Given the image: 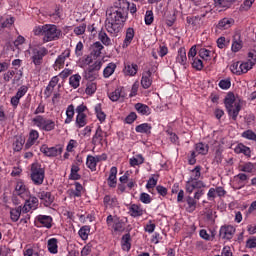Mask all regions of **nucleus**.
I'll use <instances>...</instances> for the list:
<instances>
[{"mask_svg": "<svg viewBox=\"0 0 256 256\" xmlns=\"http://www.w3.org/2000/svg\"><path fill=\"white\" fill-rule=\"evenodd\" d=\"M130 4L127 0H118L113 7L106 10L107 21L125 23L129 17Z\"/></svg>", "mask_w": 256, "mask_h": 256, "instance_id": "f257e3e1", "label": "nucleus"}, {"mask_svg": "<svg viewBox=\"0 0 256 256\" xmlns=\"http://www.w3.org/2000/svg\"><path fill=\"white\" fill-rule=\"evenodd\" d=\"M33 33L36 36L41 35L43 37L44 43H49L51 41H58V39H61V36L63 35V32L61 29L57 28V25L55 24H46L43 26H36L33 29Z\"/></svg>", "mask_w": 256, "mask_h": 256, "instance_id": "f03ea898", "label": "nucleus"}, {"mask_svg": "<svg viewBox=\"0 0 256 256\" xmlns=\"http://www.w3.org/2000/svg\"><path fill=\"white\" fill-rule=\"evenodd\" d=\"M224 104L229 117H231L233 121H237V117L241 111V104L239 102H235V94L229 92L224 99Z\"/></svg>", "mask_w": 256, "mask_h": 256, "instance_id": "7ed1b4c3", "label": "nucleus"}, {"mask_svg": "<svg viewBox=\"0 0 256 256\" xmlns=\"http://www.w3.org/2000/svg\"><path fill=\"white\" fill-rule=\"evenodd\" d=\"M204 187H206V185L203 181L188 180L186 182V193H189V195H191V193L196 190V192L194 193L195 199H201V197L205 195V191L203 190Z\"/></svg>", "mask_w": 256, "mask_h": 256, "instance_id": "20e7f679", "label": "nucleus"}, {"mask_svg": "<svg viewBox=\"0 0 256 256\" xmlns=\"http://www.w3.org/2000/svg\"><path fill=\"white\" fill-rule=\"evenodd\" d=\"M30 177L35 185H43V181H45V168L39 163H33L31 165Z\"/></svg>", "mask_w": 256, "mask_h": 256, "instance_id": "39448f33", "label": "nucleus"}, {"mask_svg": "<svg viewBox=\"0 0 256 256\" xmlns=\"http://www.w3.org/2000/svg\"><path fill=\"white\" fill-rule=\"evenodd\" d=\"M32 123L42 131H55V121L52 119H47L44 116L37 115L32 119Z\"/></svg>", "mask_w": 256, "mask_h": 256, "instance_id": "423d86ee", "label": "nucleus"}, {"mask_svg": "<svg viewBox=\"0 0 256 256\" xmlns=\"http://www.w3.org/2000/svg\"><path fill=\"white\" fill-rule=\"evenodd\" d=\"M103 67V62L101 60H97L94 64L90 65L83 74V77L88 82H93L97 77H99V71Z\"/></svg>", "mask_w": 256, "mask_h": 256, "instance_id": "0eeeda50", "label": "nucleus"}, {"mask_svg": "<svg viewBox=\"0 0 256 256\" xmlns=\"http://www.w3.org/2000/svg\"><path fill=\"white\" fill-rule=\"evenodd\" d=\"M31 193V191H29V188L27 187V185H25V182H23V180H18L16 182V186L13 192L14 197H16L17 201H19V199H29V194Z\"/></svg>", "mask_w": 256, "mask_h": 256, "instance_id": "6e6552de", "label": "nucleus"}, {"mask_svg": "<svg viewBox=\"0 0 256 256\" xmlns=\"http://www.w3.org/2000/svg\"><path fill=\"white\" fill-rule=\"evenodd\" d=\"M49 50L45 47L33 48L31 60L34 63L35 67H41L43 65V57L47 56Z\"/></svg>", "mask_w": 256, "mask_h": 256, "instance_id": "1a4fd4ad", "label": "nucleus"}, {"mask_svg": "<svg viewBox=\"0 0 256 256\" xmlns=\"http://www.w3.org/2000/svg\"><path fill=\"white\" fill-rule=\"evenodd\" d=\"M41 153H43L46 157H57L63 153V146L58 145L54 147H48L47 145H42L40 148Z\"/></svg>", "mask_w": 256, "mask_h": 256, "instance_id": "9d476101", "label": "nucleus"}, {"mask_svg": "<svg viewBox=\"0 0 256 256\" xmlns=\"http://www.w3.org/2000/svg\"><path fill=\"white\" fill-rule=\"evenodd\" d=\"M105 29L112 37H117L119 33H121V29H123V24H121V22L107 20Z\"/></svg>", "mask_w": 256, "mask_h": 256, "instance_id": "9b49d317", "label": "nucleus"}, {"mask_svg": "<svg viewBox=\"0 0 256 256\" xmlns=\"http://www.w3.org/2000/svg\"><path fill=\"white\" fill-rule=\"evenodd\" d=\"M37 198L40 199V203L44 205V207H51L53 201H55V196L51 194V192L44 190L37 192Z\"/></svg>", "mask_w": 256, "mask_h": 256, "instance_id": "f8f14e48", "label": "nucleus"}, {"mask_svg": "<svg viewBox=\"0 0 256 256\" xmlns=\"http://www.w3.org/2000/svg\"><path fill=\"white\" fill-rule=\"evenodd\" d=\"M108 96L110 101H120V103H123V101H125V97H127V93L125 92L124 87H118L115 91L109 93Z\"/></svg>", "mask_w": 256, "mask_h": 256, "instance_id": "ddd939ff", "label": "nucleus"}, {"mask_svg": "<svg viewBox=\"0 0 256 256\" xmlns=\"http://www.w3.org/2000/svg\"><path fill=\"white\" fill-rule=\"evenodd\" d=\"M219 235L221 239L231 240L233 239V235H235V227L231 225L222 226L220 228Z\"/></svg>", "mask_w": 256, "mask_h": 256, "instance_id": "4468645a", "label": "nucleus"}, {"mask_svg": "<svg viewBox=\"0 0 256 256\" xmlns=\"http://www.w3.org/2000/svg\"><path fill=\"white\" fill-rule=\"evenodd\" d=\"M107 137V132L103 131L101 126H98L94 136L92 137L93 145H103V139Z\"/></svg>", "mask_w": 256, "mask_h": 256, "instance_id": "2eb2a0df", "label": "nucleus"}, {"mask_svg": "<svg viewBox=\"0 0 256 256\" xmlns=\"http://www.w3.org/2000/svg\"><path fill=\"white\" fill-rule=\"evenodd\" d=\"M203 19H205V14L192 17L188 16L186 18V23L192 25V27H201V25H203Z\"/></svg>", "mask_w": 256, "mask_h": 256, "instance_id": "dca6fc26", "label": "nucleus"}, {"mask_svg": "<svg viewBox=\"0 0 256 256\" xmlns=\"http://www.w3.org/2000/svg\"><path fill=\"white\" fill-rule=\"evenodd\" d=\"M36 221H38L42 227H46V229H51V227H53V217L51 216L38 215Z\"/></svg>", "mask_w": 256, "mask_h": 256, "instance_id": "f3484780", "label": "nucleus"}, {"mask_svg": "<svg viewBox=\"0 0 256 256\" xmlns=\"http://www.w3.org/2000/svg\"><path fill=\"white\" fill-rule=\"evenodd\" d=\"M71 57V49L67 48L62 54L58 56V58L55 61V67L56 69H61L63 65H65V60L67 58Z\"/></svg>", "mask_w": 256, "mask_h": 256, "instance_id": "a211bd4d", "label": "nucleus"}, {"mask_svg": "<svg viewBox=\"0 0 256 256\" xmlns=\"http://www.w3.org/2000/svg\"><path fill=\"white\" fill-rule=\"evenodd\" d=\"M235 25V20L233 18H223L217 24V29L225 31L226 29H231Z\"/></svg>", "mask_w": 256, "mask_h": 256, "instance_id": "6ab92c4d", "label": "nucleus"}, {"mask_svg": "<svg viewBox=\"0 0 256 256\" xmlns=\"http://www.w3.org/2000/svg\"><path fill=\"white\" fill-rule=\"evenodd\" d=\"M185 201L187 203V207H186V211L187 213H193V211H195V209H197V201H199V199L192 197L191 195L186 196Z\"/></svg>", "mask_w": 256, "mask_h": 256, "instance_id": "aec40b11", "label": "nucleus"}, {"mask_svg": "<svg viewBox=\"0 0 256 256\" xmlns=\"http://www.w3.org/2000/svg\"><path fill=\"white\" fill-rule=\"evenodd\" d=\"M39 139V132L37 130H31L29 133L28 140L24 146V149H31L35 145V141Z\"/></svg>", "mask_w": 256, "mask_h": 256, "instance_id": "412c9836", "label": "nucleus"}, {"mask_svg": "<svg viewBox=\"0 0 256 256\" xmlns=\"http://www.w3.org/2000/svg\"><path fill=\"white\" fill-rule=\"evenodd\" d=\"M151 75H152L151 70L143 72L142 79H141V85L143 89H149V87H151L153 83V80L151 79Z\"/></svg>", "mask_w": 256, "mask_h": 256, "instance_id": "4be33fe9", "label": "nucleus"}, {"mask_svg": "<svg viewBox=\"0 0 256 256\" xmlns=\"http://www.w3.org/2000/svg\"><path fill=\"white\" fill-rule=\"evenodd\" d=\"M134 37L135 29H133L132 27L128 28L126 30V36L122 44L123 49H127V47L131 45V42L133 41Z\"/></svg>", "mask_w": 256, "mask_h": 256, "instance_id": "5701e85b", "label": "nucleus"}, {"mask_svg": "<svg viewBox=\"0 0 256 256\" xmlns=\"http://www.w3.org/2000/svg\"><path fill=\"white\" fill-rule=\"evenodd\" d=\"M134 37L135 29H133L132 27L128 28L126 30V36L122 44L123 49H127V47L131 45V42L133 41Z\"/></svg>", "mask_w": 256, "mask_h": 256, "instance_id": "b1692460", "label": "nucleus"}, {"mask_svg": "<svg viewBox=\"0 0 256 256\" xmlns=\"http://www.w3.org/2000/svg\"><path fill=\"white\" fill-rule=\"evenodd\" d=\"M102 49H105L103 44H101V42H95L90 46V55H92V57H101Z\"/></svg>", "mask_w": 256, "mask_h": 256, "instance_id": "393cba45", "label": "nucleus"}, {"mask_svg": "<svg viewBox=\"0 0 256 256\" xmlns=\"http://www.w3.org/2000/svg\"><path fill=\"white\" fill-rule=\"evenodd\" d=\"M176 63H179L180 65H187V50H185V47H181L178 49V55L176 57Z\"/></svg>", "mask_w": 256, "mask_h": 256, "instance_id": "a878e982", "label": "nucleus"}, {"mask_svg": "<svg viewBox=\"0 0 256 256\" xmlns=\"http://www.w3.org/2000/svg\"><path fill=\"white\" fill-rule=\"evenodd\" d=\"M107 183L109 187H112V188L117 187V167L113 166L110 169V175L108 177Z\"/></svg>", "mask_w": 256, "mask_h": 256, "instance_id": "bb28decb", "label": "nucleus"}, {"mask_svg": "<svg viewBox=\"0 0 256 256\" xmlns=\"http://www.w3.org/2000/svg\"><path fill=\"white\" fill-rule=\"evenodd\" d=\"M98 39L101 41L102 45H105V47H111V45H113V40L110 39L105 30H101L98 33Z\"/></svg>", "mask_w": 256, "mask_h": 256, "instance_id": "cd10ccee", "label": "nucleus"}, {"mask_svg": "<svg viewBox=\"0 0 256 256\" xmlns=\"http://www.w3.org/2000/svg\"><path fill=\"white\" fill-rule=\"evenodd\" d=\"M151 129H153L151 124L143 123L136 126L135 131L136 133H144L145 135H151Z\"/></svg>", "mask_w": 256, "mask_h": 256, "instance_id": "c85d7f7f", "label": "nucleus"}, {"mask_svg": "<svg viewBox=\"0 0 256 256\" xmlns=\"http://www.w3.org/2000/svg\"><path fill=\"white\" fill-rule=\"evenodd\" d=\"M121 245H122L123 251H131V234L130 233H127L122 236Z\"/></svg>", "mask_w": 256, "mask_h": 256, "instance_id": "c756f323", "label": "nucleus"}, {"mask_svg": "<svg viewBox=\"0 0 256 256\" xmlns=\"http://www.w3.org/2000/svg\"><path fill=\"white\" fill-rule=\"evenodd\" d=\"M112 229L116 233H123L125 231V223L123 220L115 217L114 224H112Z\"/></svg>", "mask_w": 256, "mask_h": 256, "instance_id": "7c9ffc66", "label": "nucleus"}, {"mask_svg": "<svg viewBox=\"0 0 256 256\" xmlns=\"http://www.w3.org/2000/svg\"><path fill=\"white\" fill-rule=\"evenodd\" d=\"M79 171H81V168H79V165L73 164L71 166L69 179H71L72 181H79V179H81V174H79Z\"/></svg>", "mask_w": 256, "mask_h": 256, "instance_id": "2f4dec72", "label": "nucleus"}, {"mask_svg": "<svg viewBox=\"0 0 256 256\" xmlns=\"http://www.w3.org/2000/svg\"><path fill=\"white\" fill-rule=\"evenodd\" d=\"M73 117H75V106L73 104H70L66 109V119L64 123L66 125H69V123L73 121Z\"/></svg>", "mask_w": 256, "mask_h": 256, "instance_id": "473e14b6", "label": "nucleus"}, {"mask_svg": "<svg viewBox=\"0 0 256 256\" xmlns=\"http://www.w3.org/2000/svg\"><path fill=\"white\" fill-rule=\"evenodd\" d=\"M138 69H139V66H137V64H127L125 65L123 71L126 75L133 77L134 75H137Z\"/></svg>", "mask_w": 256, "mask_h": 256, "instance_id": "72a5a7b5", "label": "nucleus"}, {"mask_svg": "<svg viewBox=\"0 0 256 256\" xmlns=\"http://www.w3.org/2000/svg\"><path fill=\"white\" fill-rule=\"evenodd\" d=\"M15 23L14 17L5 18L3 16H0V29H7L11 27Z\"/></svg>", "mask_w": 256, "mask_h": 256, "instance_id": "f704fd0d", "label": "nucleus"}, {"mask_svg": "<svg viewBox=\"0 0 256 256\" xmlns=\"http://www.w3.org/2000/svg\"><path fill=\"white\" fill-rule=\"evenodd\" d=\"M57 243H59L57 238H51V239L48 240V251H49V253H52L53 255L58 253L59 246L57 245Z\"/></svg>", "mask_w": 256, "mask_h": 256, "instance_id": "c9c22d12", "label": "nucleus"}, {"mask_svg": "<svg viewBox=\"0 0 256 256\" xmlns=\"http://www.w3.org/2000/svg\"><path fill=\"white\" fill-rule=\"evenodd\" d=\"M89 233H91V226L88 225L82 226L78 231V235L83 241H87V239H89Z\"/></svg>", "mask_w": 256, "mask_h": 256, "instance_id": "e433bc0d", "label": "nucleus"}, {"mask_svg": "<svg viewBox=\"0 0 256 256\" xmlns=\"http://www.w3.org/2000/svg\"><path fill=\"white\" fill-rule=\"evenodd\" d=\"M21 217V206H18L16 208H12L10 210V219L13 221V223H17Z\"/></svg>", "mask_w": 256, "mask_h": 256, "instance_id": "4c0bfd02", "label": "nucleus"}, {"mask_svg": "<svg viewBox=\"0 0 256 256\" xmlns=\"http://www.w3.org/2000/svg\"><path fill=\"white\" fill-rule=\"evenodd\" d=\"M235 153H243V155H246V157H251V148L247 147L243 144H238L236 148L234 149Z\"/></svg>", "mask_w": 256, "mask_h": 256, "instance_id": "58836bf2", "label": "nucleus"}, {"mask_svg": "<svg viewBox=\"0 0 256 256\" xmlns=\"http://www.w3.org/2000/svg\"><path fill=\"white\" fill-rule=\"evenodd\" d=\"M22 201H25L28 205L32 207V209H37V207H39V198L36 196H31V193L28 194L27 199H23Z\"/></svg>", "mask_w": 256, "mask_h": 256, "instance_id": "ea45409f", "label": "nucleus"}, {"mask_svg": "<svg viewBox=\"0 0 256 256\" xmlns=\"http://www.w3.org/2000/svg\"><path fill=\"white\" fill-rule=\"evenodd\" d=\"M104 205L105 207L115 208V207H118L119 201H117L115 197L111 198V196L106 195L104 197Z\"/></svg>", "mask_w": 256, "mask_h": 256, "instance_id": "a19ab883", "label": "nucleus"}, {"mask_svg": "<svg viewBox=\"0 0 256 256\" xmlns=\"http://www.w3.org/2000/svg\"><path fill=\"white\" fill-rule=\"evenodd\" d=\"M80 83H81V75L74 74L70 76L69 85L72 86L73 89L79 88Z\"/></svg>", "mask_w": 256, "mask_h": 256, "instance_id": "79ce46f5", "label": "nucleus"}, {"mask_svg": "<svg viewBox=\"0 0 256 256\" xmlns=\"http://www.w3.org/2000/svg\"><path fill=\"white\" fill-rule=\"evenodd\" d=\"M130 215L131 217H141L143 215V209L137 204H132L130 206Z\"/></svg>", "mask_w": 256, "mask_h": 256, "instance_id": "37998d69", "label": "nucleus"}, {"mask_svg": "<svg viewBox=\"0 0 256 256\" xmlns=\"http://www.w3.org/2000/svg\"><path fill=\"white\" fill-rule=\"evenodd\" d=\"M135 109L138 113H140V115H149V113H151L149 106L142 103L135 104Z\"/></svg>", "mask_w": 256, "mask_h": 256, "instance_id": "c03bdc74", "label": "nucleus"}, {"mask_svg": "<svg viewBox=\"0 0 256 256\" xmlns=\"http://www.w3.org/2000/svg\"><path fill=\"white\" fill-rule=\"evenodd\" d=\"M115 69H117V64L111 62L107 65L106 69L103 71V75L105 79H108V77H111L113 73H115Z\"/></svg>", "mask_w": 256, "mask_h": 256, "instance_id": "a18cd8bd", "label": "nucleus"}, {"mask_svg": "<svg viewBox=\"0 0 256 256\" xmlns=\"http://www.w3.org/2000/svg\"><path fill=\"white\" fill-rule=\"evenodd\" d=\"M87 125V114H77L76 116V127L81 129Z\"/></svg>", "mask_w": 256, "mask_h": 256, "instance_id": "49530a36", "label": "nucleus"}, {"mask_svg": "<svg viewBox=\"0 0 256 256\" xmlns=\"http://www.w3.org/2000/svg\"><path fill=\"white\" fill-rule=\"evenodd\" d=\"M95 113L100 123H103L105 119H107V115H105V112H103V109L101 108V104H97L95 106Z\"/></svg>", "mask_w": 256, "mask_h": 256, "instance_id": "de8ad7c7", "label": "nucleus"}, {"mask_svg": "<svg viewBox=\"0 0 256 256\" xmlns=\"http://www.w3.org/2000/svg\"><path fill=\"white\" fill-rule=\"evenodd\" d=\"M143 163H145V158L141 154L136 155V157L130 158L131 167H136L137 165H143Z\"/></svg>", "mask_w": 256, "mask_h": 256, "instance_id": "09e8293b", "label": "nucleus"}, {"mask_svg": "<svg viewBox=\"0 0 256 256\" xmlns=\"http://www.w3.org/2000/svg\"><path fill=\"white\" fill-rule=\"evenodd\" d=\"M86 165L91 171H97V159L94 156H88Z\"/></svg>", "mask_w": 256, "mask_h": 256, "instance_id": "8fccbe9b", "label": "nucleus"}, {"mask_svg": "<svg viewBox=\"0 0 256 256\" xmlns=\"http://www.w3.org/2000/svg\"><path fill=\"white\" fill-rule=\"evenodd\" d=\"M195 149L199 155H207L209 153V146L201 142L196 144Z\"/></svg>", "mask_w": 256, "mask_h": 256, "instance_id": "3c124183", "label": "nucleus"}, {"mask_svg": "<svg viewBox=\"0 0 256 256\" xmlns=\"http://www.w3.org/2000/svg\"><path fill=\"white\" fill-rule=\"evenodd\" d=\"M200 178H201V166H196L192 170V175L190 176V178L188 180H190V181H201V180H199Z\"/></svg>", "mask_w": 256, "mask_h": 256, "instance_id": "603ef678", "label": "nucleus"}, {"mask_svg": "<svg viewBox=\"0 0 256 256\" xmlns=\"http://www.w3.org/2000/svg\"><path fill=\"white\" fill-rule=\"evenodd\" d=\"M95 91H97V83L87 82L85 90L86 95H94Z\"/></svg>", "mask_w": 256, "mask_h": 256, "instance_id": "864d4df0", "label": "nucleus"}, {"mask_svg": "<svg viewBox=\"0 0 256 256\" xmlns=\"http://www.w3.org/2000/svg\"><path fill=\"white\" fill-rule=\"evenodd\" d=\"M193 69H195L196 71H203V60L199 59V58H193L192 59V63H191Z\"/></svg>", "mask_w": 256, "mask_h": 256, "instance_id": "5fc2aeb1", "label": "nucleus"}, {"mask_svg": "<svg viewBox=\"0 0 256 256\" xmlns=\"http://www.w3.org/2000/svg\"><path fill=\"white\" fill-rule=\"evenodd\" d=\"M230 71H231L234 75H243V70H241V64H239V62H234V63L230 66Z\"/></svg>", "mask_w": 256, "mask_h": 256, "instance_id": "6e6d98bb", "label": "nucleus"}, {"mask_svg": "<svg viewBox=\"0 0 256 256\" xmlns=\"http://www.w3.org/2000/svg\"><path fill=\"white\" fill-rule=\"evenodd\" d=\"M23 145H25V140L23 137H19L16 139V141L13 143L14 151H21L23 149Z\"/></svg>", "mask_w": 256, "mask_h": 256, "instance_id": "4d7b16f0", "label": "nucleus"}, {"mask_svg": "<svg viewBox=\"0 0 256 256\" xmlns=\"http://www.w3.org/2000/svg\"><path fill=\"white\" fill-rule=\"evenodd\" d=\"M75 190H71L73 197H81V191H83V185L79 182L74 183Z\"/></svg>", "mask_w": 256, "mask_h": 256, "instance_id": "13d9d810", "label": "nucleus"}, {"mask_svg": "<svg viewBox=\"0 0 256 256\" xmlns=\"http://www.w3.org/2000/svg\"><path fill=\"white\" fill-rule=\"evenodd\" d=\"M244 139H249L250 141H256V134L253 130H246L242 133Z\"/></svg>", "mask_w": 256, "mask_h": 256, "instance_id": "bf43d9fd", "label": "nucleus"}, {"mask_svg": "<svg viewBox=\"0 0 256 256\" xmlns=\"http://www.w3.org/2000/svg\"><path fill=\"white\" fill-rule=\"evenodd\" d=\"M241 171L244 173H253L255 171V164L248 162L242 166Z\"/></svg>", "mask_w": 256, "mask_h": 256, "instance_id": "052dcab7", "label": "nucleus"}, {"mask_svg": "<svg viewBox=\"0 0 256 256\" xmlns=\"http://www.w3.org/2000/svg\"><path fill=\"white\" fill-rule=\"evenodd\" d=\"M254 65L255 64H253L252 62H249V61L240 64V69L242 71V74L247 73L248 71H251V69H253Z\"/></svg>", "mask_w": 256, "mask_h": 256, "instance_id": "680f3d73", "label": "nucleus"}, {"mask_svg": "<svg viewBox=\"0 0 256 256\" xmlns=\"http://www.w3.org/2000/svg\"><path fill=\"white\" fill-rule=\"evenodd\" d=\"M215 7L220 9H228L229 1L228 0H214Z\"/></svg>", "mask_w": 256, "mask_h": 256, "instance_id": "e2e57ef3", "label": "nucleus"}, {"mask_svg": "<svg viewBox=\"0 0 256 256\" xmlns=\"http://www.w3.org/2000/svg\"><path fill=\"white\" fill-rule=\"evenodd\" d=\"M199 57L201 59H205L206 61L211 59V51L205 48L200 49L199 51Z\"/></svg>", "mask_w": 256, "mask_h": 256, "instance_id": "0e129e2a", "label": "nucleus"}, {"mask_svg": "<svg viewBox=\"0 0 256 256\" xmlns=\"http://www.w3.org/2000/svg\"><path fill=\"white\" fill-rule=\"evenodd\" d=\"M144 19H145V24L146 25H152L153 21H154L153 11H151V10L146 11Z\"/></svg>", "mask_w": 256, "mask_h": 256, "instance_id": "69168bd1", "label": "nucleus"}, {"mask_svg": "<svg viewBox=\"0 0 256 256\" xmlns=\"http://www.w3.org/2000/svg\"><path fill=\"white\" fill-rule=\"evenodd\" d=\"M140 201L145 205H149V203H151V196L148 193L143 192L140 194Z\"/></svg>", "mask_w": 256, "mask_h": 256, "instance_id": "338daca9", "label": "nucleus"}, {"mask_svg": "<svg viewBox=\"0 0 256 256\" xmlns=\"http://www.w3.org/2000/svg\"><path fill=\"white\" fill-rule=\"evenodd\" d=\"M248 62L252 63V65L256 64V51L255 50H251L248 53Z\"/></svg>", "mask_w": 256, "mask_h": 256, "instance_id": "774afa93", "label": "nucleus"}]
</instances>
